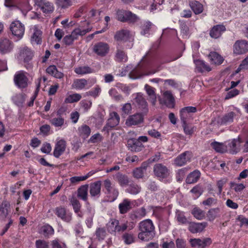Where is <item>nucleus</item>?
<instances>
[{"mask_svg":"<svg viewBox=\"0 0 248 248\" xmlns=\"http://www.w3.org/2000/svg\"><path fill=\"white\" fill-rule=\"evenodd\" d=\"M140 232L138 237L142 241H148L152 239L155 235V227L150 219H146L139 224Z\"/></svg>","mask_w":248,"mask_h":248,"instance_id":"obj_1","label":"nucleus"},{"mask_svg":"<svg viewBox=\"0 0 248 248\" xmlns=\"http://www.w3.org/2000/svg\"><path fill=\"white\" fill-rule=\"evenodd\" d=\"M152 66V64L149 63L146 67L141 68H137L135 69H134L130 73L131 78L133 79L138 78H140L143 75H149L151 74H153L159 70V69L150 70Z\"/></svg>","mask_w":248,"mask_h":248,"instance_id":"obj_2","label":"nucleus"},{"mask_svg":"<svg viewBox=\"0 0 248 248\" xmlns=\"http://www.w3.org/2000/svg\"><path fill=\"white\" fill-rule=\"evenodd\" d=\"M117 18L121 22L128 21L134 23L138 19V17L129 11L118 10L116 13Z\"/></svg>","mask_w":248,"mask_h":248,"instance_id":"obj_3","label":"nucleus"},{"mask_svg":"<svg viewBox=\"0 0 248 248\" xmlns=\"http://www.w3.org/2000/svg\"><path fill=\"white\" fill-rule=\"evenodd\" d=\"M33 56V51L26 46H22L19 48L17 58L18 61L24 62L31 61Z\"/></svg>","mask_w":248,"mask_h":248,"instance_id":"obj_4","label":"nucleus"},{"mask_svg":"<svg viewBox=\"0 0 248 248\" xmlns=\"http://www.w3.org/2000/svg\"><path fill=\"white\" fill-rule=\"evenodd\" d=\"M133 104L144 114H147L149 109L147 103L141 93H137L134 99Z\"/></svg>","mask_w":248,"mask_h":248,"instance_id":"obj_5","label":"nucleus"},{"mask_svg":"<svg viewBox=\"0 0 248 248\" xmlns=\"http://www.w3.org/2000/svg\"><path fill=\"white\" fill-rule=\"evenodd\" d=\"M31 42L32 44H40L42 42V31L38 25L31 26L30 29Z\"/></svg>","mask_w":248,"mask_h":248,"instance_id":"obj_6","label":"nucleus"},{"mask_svg":"<svg viewBox=\"0 0 248 248\" xmlns=\"http://www.w3.org/2000/svg\"><path fill=\"white\" fill-rule=\"evenodd\" d=\"M120 118L116 112H111L109 113V118L106 125L103 127L102 131L108 133L111 128L118 125L120 123Z\"/></svg>","mask_w":248,"mask_h":248,"instance_id":"obj_7","label":"nucleus"},{"mask_svg":"<svg viewBox=\"0 0 248 248\" xmlns=\"http://www.w3.org/2000/svg\"><path fill=\"white\" fill-rule=\"evenodd\" d=\"M26 73L23 71L17 72L14 76V82L19 88H24L28 85V79Z\"/></svg>","mask_w":248,"mask_h":248,"instance_id":"obj_8","label":"nucleus"},{"mask_svg":"<svg viewBox=\"0 0 248 248\" xmlns=\"http://www.w3.org/2000/svg\"><path fill=\"white\" fill-rule=\"evenodd\" d=\"M104 187L106 191L105 193L109 198L110 202L115 201L119 194V192L117 189L112 186L110 181L108 179H106L104 181Z\"/></svg>","mask_w":248,"mask_h":248,"instance_id":"obj_9","label":"nucleus"},{"mask_svg":"<svg viewBox=\"0 0 248 248\" xmlns=\"http://www.w3.org/2000/svg\"><path fill=\"white\" fill-rule=\"evenodd\" d=\"M10 30L13 35L18 39H21L24 34L25 27L19 21L16 20L11 23Z\"/></svg>","mask_w":248,"mask_h":248,"instance_id":"obj_10","label":"nucleus"},{"mask_svg":"<svg viewBox=\"0 0 248 248\" xmlns=\"http://www.w3.org/2000/svg\"><path fill=\"white\" fill-rule=\"evenodd\" d=\"M93 51L96 55L104 57L108 53L109 47L107 43L100 42L93 45Z\"/></svg>","mask_w":248,"mask_h":248,"instance_id":"obj_11","label":"nucleus"},{"mask_svg":"<svg viewBox=\"0 0 248 248\" xmlns=\"http://www.w3.org/2000/svg\"><path fill=\"white\" fill-rule=\"evenodd\" d=\"M146 115L141 112L130 115L126 120L125 124L130 126L140 124L143 122L144 117Z\"/></svg>","mask_w":248,"mask_h":248,"instance_id":"obj_12","label":"nucleus"},{"mask_svg":"<svg viewBox=\"0 0 248 248\" xmlns=\"http://www.w3.org/2000/svg\"><path fill=\"white\" fill-rule=\"evenodd\" d=\"M55 214L62 221L70 222L72 220V214L62 206L56 207L54 210Z\"/></svg>","mask_w":248,"mask_h":248,"instance_id":"obj_13","label":"nucleus"},{"mask_svg":"<svg viewBox=\"0 0 248 248\" xmlns=\"http://www.w3.org/2000/svg\"><path fill=\"white\" fill-rule=\"evenodd\" d=\"M154 171L155 174L161 180L168 178L170 175L169 170L161 164H156L154 166Z\"/></svg>","mask_w":248,"mask_h":248,"instance_id":"obj_14","label":"nucleus"},{"mask_svg":"<svg viewBox=\"0 0 248 248\" xmlns=\"http://www.w3.org/2000/svg\"><path fill=\"white\" fill-rule=\"evenodd\" d=\"M35 4L40 8L42 12L47 14L52 13L54 9L53 4L47 0H33Z\"/></svg>","mask_w":248,"mask_h":248,"instance_id":"obj_15","label":"nucleus"},{"mask_svg":"<svg viewBox=\"0 0 248 248\" xmlns=\"http://www.w3.org/2000/svg\"><path fill=\"white\" fill-rule=\"evenodd\" d=\"M66 147V141L64 139H57L53 151V155L56 158H59L65 152Z\"/></svg>","mask_w":248,"mask_h":248,"instance_id":"obj_16","label":"nucleus"},{"mask_svg":"<svg viewBox=\"0 0 248 248\" xmlns=\"http://www.w3.org/2000/svg\"><path fill=\"white\" fill-rule=\"evenodd\" d=\"M191 154L190 152L186 151L178 155L174 160L173 164L178 167H181L186 165L190 161Z\"/></svg>","mask_w":248,"mask_h":248,"instance_id":"obj_17","label":"nucleus"},{"mask_svg":"<svg viewBox=\"0 0 248 248\" xmlns=\"http://www.w3.org/2000/svg\"><path fill=\"white\" fill-rule=\"evenodd\" d=\"M159 101L160 104L165 105L170 108H172L174 106V98L171 92L168 91L164 92L163 98H160Z\"/></svg>","mask_w":248,"mask_h":248,"instance_id":"obj_18","label":"nucleus"},{"mask_svg":"<svg viewBox=\"0 0 248 248\" xmlns=\"http://www.w3.org/2000/svg\"><path fill=\"white\" fill-rule=\"evenodd\" d=\"M248 51V42L246 40L237 41L233 45V52L236 54H242Z\"/></svg>","mask_w":248,"mask_h":248,"instance_id":"obj_19","label":"nucleus"},{"mask_svg":"<svg viewBox=\"0 0 248 248\" xmlns=\"http://www.w3.org/2000/svg\"><path fill=\"white\" fill-rule=\"evenodd\" d=\"M197 111V108L194 107H186L180 110V117L183 123L186 124V120L190 118L192 114Z\"/></svg>","mask_w":248,"mask_h":248,"instance_id":"obj_20","label":"nucleus"},{"mask_svg":"<svg viewBox=\"0 0 248 248\" xmlns=\"http://www.w3.org/2000/svg\"><path fill=\"white\" fill-rule=\"evenodd\" d=\"M14 47L13 44L7 38L0 40V52L2 54L9 53Z\"/></svg>","mask_w":248,"mask_h":248,"instance_id":"obj_21","label":"nucleus"},{"mask_svg":"<svg viewBox=\"0 0 248 248\" xmlns=\"http://www.w3.org/2000/svg\"><path fill=\"white\" fill-rule=\"evenodd\" d=\"M135 201H130L127 199H124L122 202L119 204L120 213L124 214L130 210L133 206L135 205Z\"/></svg>","mask_w":248,"mask_h":248,"instance_id":"obj_22","label":"nucleus"},{"mask_svg":"<svg viewBox=\"0 0 248 248\" xmlns=\"http://www.w3.org/2000/svg\"><path fill=\"white\" fill-rule=\"evenodd\" d=\"M188 224V230L193 233L202 232L207 225L206 222L195 223L190 222Z\"/></svg>","mask_w":248,"mask_h":248,"instance_id":"obj_23","label":"nucleus"},{"mask_svg":"<svg viewBox=\"0 0 248 248\" xmlns=\"http://www.w3.org/2000/svg\"><path fill=\"white\" fill-rule=\"evenodd\" d=\"M189 242L192 247L195 248H204L206 245L211 244V240L210 238H205L202 240L194 238L191 239Z\"/></svg>","mask_w":248,"mask_h":248,"instance_id":"obj_24","label":"nucleus"},{"mask_svg":"<svg viewBox=\"0 0 248 248\" xmlns=\"http://www.w3.org/2000/svg\"><path fill=\"white\" fill-rule=\"evenodd\" d=\"M132 34L127 30H122L116 32L115 38L117 41H127L132 39Z\"/></svg>","mask_w":248,"mask_h":248,"instance_id":"obj_25","label":"nucleus"},{"mask_svg":"<svg viewBox=\"0 0 248 248\" xmlns=\"http://www.w3.org/2000/svg\"><path fill=\"white\" fill-rule=\"evenodd\" d=\"M101 182L98 181L93 183L90 186V193L92 197L98 198L101 194Z\"/></svg>","mask_w":248,"mask_h":248,"instance_id":"obj_26","label":"nucleus"},{"mask_svg":"<svg viewBox=\"0 0 248 248\" xmlns=\"http://www.w3.org/2000/svg\"><path fill=\"white\" fill-rule=\"evenodd\" d=\"M240 141L237 139H233L226 142L227 151L231 154H234L238 152L240 146Z\"/></svg>","mask_w":248,"mask_h":248,"instance_id":"obj_27","label":"nucleus"},{"mask_svg":"<svg viewBox=\"0 0 248 248\" xmlns=\"http://www.w3.org/2000/svg\"><path fill=\"white\" fill-rule=\"evenodd\" d=\"M226 30L225 27L222 25H217L212 28L210 32V36L212 38H217Z\"/></svg>","mask_w":248,"mask_h":248,"instance_id":"obj_28","label":"nucleus"},{"mask_svg":"<svg viewBox=\"0 0 248 248\" xmlns=\"http://www.w3.org/2000/svg\"><path fill=\"white\" fill-rule=\"evenodd\" d=\"M145 89L149 97V100L153 106H155L156 102V96L155 93V89L148 85H145Z\"/></svg>","mask_w":248,"mask_h":248,"instance_id":"obj_29","label":"nucleus"},{"mask_svg":"<svg viewBox=\"0 0 248 248\" xmlns=\"http://www.w3.org/2000/svg\"><path fill=\"white\" fill-rule=\"evenodd\" d=\"M208 58L212 63L217 65L221 64L224 60L223 57L216 52H211Z\"/></svg>","mask_w":248,"mask_h":248,"instance_id":"obj_30","label":"nucleus"},{"mask_svg":"<svg viewBox=\"0 0 248 248\" xmlns=\"http://www.w3.org/2000/svg\"><path fill=\"white\" fill-rule=\"evenodd\" d=\"M90 31L91 30L89 28L83 29L80 27L73 31L70 35L75 40L78 38L79 36H83Z\"/></svg>","mask_w":248,"mask_h":248,"instance_id":"obj_31","label":"nucleus"},{"mask_svg":"<svg viewBox=\"0 0 248 248\" xmlns=\"http://www.w3.org/2000/svg\"><path fill=\"white\" fill-rule=\"evenodd\" d=\"M119 221L116 219H111L108 223L107 227L108 231L111 233L118 232Z\"/></svg>","mask_w":248,"mask_h":248,"instance_id":"obj_32","label":"nucleus"},{"mask_svg":"<svg viewBox=\"0 0 248 248\" xmlns=\"http://www.w3.org/2000/svg\"><path fill=\"white\" fill-rule=\"evenodd\" d=\"M10 204L7 201H3L0 206V216L2 217H6L10 212Z\"/></svg>","mask_w":248,"mask_h":248,"instance_id":"obj_33","label":"nucleus"},{"mask_svg":"<svg viewBox=\"0 0 248 248\" xmlns=\"http://www.w3.org/2000/svg\"><path fill=\"white\" fill-rule=\"evenodd\" d=\"M87 84V80L84 78L77 79L74 80L72 87L77 90H82L86 88ZM89 87H87V89L89 88Z\"/></svg>","mask_w":248,"mask_h":248,"instance_id":"obj_34","label":"nucleus"},{"mask_svg":"<svg viewBox=\"0 0 248 248\" xmlns=\"http://www.w3.org/2000/svg\"><path fill=\"white\" fill-rule=\"evenodd\" d=\"M50 124L55 127H62L65 124V121L62 116L54 117L50 120Z\"/></svg>","mask_w":248,"mask_h":248,"instance_id":"obj_35","label":"nucleus"},{"mask_svg":"<svg viewBox=\"0 0 248 248\" xmlns=\"http://www.w3.org/2000/svg\"><path fill=\"white\" fill-rule=\"evenodd\" d=\"M194 63L196 65L197 70L199 72H209L211 70V68L208 65L206 64L202 60H194Z\"/></svg>","mask_w":248,"mask_h":248,"instance_id":"obj_36","label":"nucleus"},{"mask_svg":"<svg viewBox=\"0 0 248 248\" xmlns=\"http://www.w3.org/2000/svg\"><path fill=\"white\" fill-rule=\"evenodd\" d=\"M212 148L217 152L223 153L227 151V145L226 142L224 143H220L217 141L212 142L211 144Z\"/></svg>","mask_w":248,"mask_h":248,"instance_id":"obj_37","label":"nucleus"},{"mask_svg":"<svg viewBox=\"0 0 248 248\" xmlns=\"http://www.w3.org/2000/svg\"><path fill=\"white\" fill-rule=\"evenodd\" d=\"M88 186L83 185L78 189V197L84 201L87 200Z\"/></svg>","mask_w":248,"mask_h":248,"instance_id":"obj_38","label":"nucleus"},{"mask_svg":"<svg viewBox=\"0 0 248 248\" xmlns=\"http://www.w3.org/2000/svg\"><path fill=\"white\" fill-rule=\"evenodd\" d=\"M201 173L200 171L196 170L190 173L187 177L186 182L188 184H192L196 182L200 178Z\"/></svg>","mask_w":248,"mask_h":248,"instance_id":"obj_39","label":"nucleus"},{"mask_svg":"<svg viewBox=\"0 0 248 248\" xmlns=\"http://www.w3.org/2000/svg\"><path fill=\"white\" fill-rule=\"evenodd\" d=\"M46 71L47 73L54 76L56 78H61L63 77V73L58 71L55 65L49 66L46 69Z\"/></svg>","mask_w":248,"mask_h":248,"instance_id":"obj_40","label":"nucleus"},{"mask_svg":"<svg viewBox=\"0 0 248 248\" xmlns=\"http://www.w3.org/2000/svg\"><path fill=\"white\" fill-rule=\"evenodd\" d=\"M146 164L144 163L141 167L135 169L133 171L134 176L136 178H142L146 170Z\"/></svg>","mask_w":248,"mask_h":248,"instance_id":"obj_41","label":"nucleus"},{"mask_svg":"<svg viewBox=\"0 0 248 248\" xmlns=\"http://www.w3.org/2000/svg\"><path fill=\"white\" fill-rule=\"evenodd\" d=\"M74 71L78 75H85L92 73L93 70L88 66H81L75 68Z\"/></svg>","mask_w":248,"mask_h":248,"instance_id":"obj_42","label":"nucleus"},{"mask_svg":"<svg viewBox=\"0 0 248 248\" xmlns=\"http://www.w3.org/2000/svg\"><path fill=\"white\" fill-rule=\"evenodd\" d=\"M190 6L195 14H199L203 11L202 5L197 1L191 2Z\"/></svg>","mask_w":248,"mask_h":248,"instance_id":"obj_43","label":"nucleus"},{"mask_svg":"<svg viewBox=\"0 0 248 248\" xmlns=\"http://www.w3.org/2000/svg\"><path fill=\"white\" fill-rule=\"evenodd\" d=\"M219 208H215L210 209L207 214L209 221H213L216 218L219 216Z\"/></svg>","mask_w":248,"mask_h":248,"instance_id":"obj_44","label":"nucleus"},{"mask_svg":"<svg viewBox=\"0 0 248 248\" xmlns=\"http://www.w3.org/2000/svg\"><path fill=\"white\" fill-rule=\"evenodd\" d=\"M191 213L198 220H202L205 217V212L198 207L194 208Z\"/></svg>","mask_w":248,"mask_h":248,"instance_id":"obj_45","label":"nucleus"},{"mask_svg":"<svg viewBox=\"0 0 248 248\" xmlns=\"http://www.w3.org/2000/svg\"><path fill=\"white\" fill-rule=\"evenodd\" d=\"M41 232L45 236L52 235L54 231L53 228L48 224L42 226L41 228Z\"/></svg>","mask_w":248,"mask_h":248,"instance_id":"obj_46","label":"nucleus"},{"mask_svg":"<svg viewBox=\"0 0 248 248\" xmlns=\"http://www.w3.org/2000/svg\"><path fill=\"white\" fill-rule=\"evenodd\" d=\"M25 95L23 93H19L15 94L12 100L14 103L17 106H21L25 101Z\"/></svg>","mask_w":248,"mask_h":248,"instance_id":"obj_47","label":"nucleus"},{"mask_svg":"<svg viewBox=\"0 0 248 248\" xmlns=\"http://www.w3.org/2000/svg\"><path fill=\"white\" fill-rule=\"evenodd\" d=\"M81 98V96L78 93H74L68 95L65 99V103H72L78 101Z\"/></svg>","mask_w":248,"mask_h":248,"instance_id":"obj_48","label":"nucleus"},{"mask_svg":"<svg viewBox=\"0 0 248 248\" xmlns=\"http://www.w3.org/2000/svg\"><path fill=\"white\" fill-rule=\"evenodd\" d=\"M51 246L52 248H67L65 243L57 238L51 241Z\"/></svg>","mask_w":248,"mask_h":248,"instance_id":"obj_49","label":"nucleus"},{"mask_svg":"<svg viewBox=\"0 0 248 248\" xmlns=\"http://www.w3.org/2000/svg\"><path fill=\"white\" fill-rule=\"evenodd\" d=\"M70 202L73 207L74 210L76 213L78 214L79 212L80 211V209L81 208L80 204L79 202V201L77 200V199L74 197L73 196L71 197V198L70 199Z\"/></svg>","mask_w":248,"mask_h":248,"instance_id":"obj_50","label":"nucleus"},{"mask_svg":"<svg viewBox=\"0 0 248 248\" xmlns=\"http://www.w3.org/2000/svg\"><path fill=\"white\" fill-rule=\"evenodd\" d=\"M101 90L99 86H96L92 90L86 92L85 94V96H92L94 98L98 96L101 93Z\"/></svg>","mask_w":248,"mask_h":248,"instance_id":"obj_51","label":"nucleus"},{"mask_svg":"<svg viewBox=\"0 0 248 248\" xmlns=\"http://www.w3.org/2000/svg\"><path fill=\"white\" fill-rule=\"evenodd\" d=\"M115 59L117 61L125 62L127 60V57L123 50H118L115 55Z\"/></svg>","mask_w":248,"mask_h":248,"instance_id":"obj_52","label":"nucleus"},{"mask_svg":"<svg viewBox=\"0 0 248 248\" xmlns=\"http://www.w3.org/2000/svg\"><path fill=\"white\" fill-rule=\"evenodd\" d=\"M141 190L140 186L136 184L130 185L127 189V191L131 194L136 195L138 194Z\"/></svg>","mask_w":248,"mask_h":248,"instance_id":"obj_53","label":"nucleus"},{"mask_svg":"<svg viewBox=\"0 0 248 248\" xmlns=\"http://www.w3.org/2000/svg\"><path fill=\"white\" fill-rule=\"evenodd\" d=\"M79 131L81 136L84 138L88 137L91 133L90 127L86 125H83L79 128Z\"/></svg>","mask_w":248,"mask_h":248,"instance_id":"obj_54","label":"nucleus"},{"mask_svg":"<svg viewBox=\"0 0 248 248\" xmlns=\"http://www.w3.org/2000/svg\"><path fill=\"white\" fill-rule=\"evenodd\" d=\"M176 217L180 224H186L189 223L182 212L177 211L176 214Z\"/></svg>","mask_w":248,"mask_h":248,"instance_id":"obj_55","label":"nucleus"},{"mask_svg":"<svg viewBox=\"0 0 248 248\" xmlns=\"http://www.w3.org/2000/svg\"><path fill=\"white\" fill-rule=\"evenodd\" d=\"M123 240L126 244H131L134 241L133 235L132 233H124L122 236Z\"/></svg>","mask_w":248,"mask_h":248,"instance_id":"obj_56","label":"nucleus"},{"mask_svg":"<svg viewBox=\"0 0 248 248\" xmlns=\"http://www.w3.org/2000/svg\"><path fill=\"white\" fill-rule=\"evenodd\" d=\"M152 24L149 21L144 22L141 27V34L143 35H146L149 33V29Z\"/></svg>","mask_w":248,"mask_h":248,"instance_id":"obj_57","label":"nucleus"},{"mask_svg":"<svg viewBox=\"0 0 248 248\" xmlns=\"http://www.w3.org/2000/svg\"><path fill=\"white\" fill-rule=\"evenodd\" d=\"M122 116L127 115L131 113L132 111V106L130 103H127L124 104L122 108Z\"/></svg>","mask_w":248,"mask_h":248,"instance_id":"obj_58","label":"nucleus"},{"mask_svg":"<svg viewBox=\"0 0 248 248\" xmlns=\"http://www.w3.org/2000/svg\"><path fill=\"white\" fill-rule=\"evenodd\" d=\"M234 113L233 112H230L225 115L222 120V123L225 124L232 122Z\"/></svg>","mask_w":248,"mask_h":248,"instance_id":"obj_59","label":"nucleus"},{"mask_svg":"<svg viewBox=\"0 0 248 248\" xmlns=\"http://www.w3.org/2000/svg\"><path fill=\"white\" fill-rule=\"evenodd\" d=\"M248 69V56L242 62L236 73L239 72L242 70Z\"/></svg>","mask_w":248,"mask_h":248,"instance_id":"obj_60","label":"nucleus"},{"mask_svg":"<svg viewBox=\"0 0 248 248\" xmlns=\"http://www.w3.org/2000/svg\"><path fill=\"white\" fill-rule=\"evenodd\" d=\"M37 248H49L48 243L44 240H37L35 241Z\"/></svg>","mask_w":248,"mask_h":248,"instance_id":"obj_61","label":"nucleus"},{"mask_svg":"<svg viewBox=\"0 0 248 248\" xmlns=\"http://www.w3.org/2000/svg\"><path fill=\"white\" fill-rule=\"evenodd\" d=\"M80 104L85 111H88L91 108L92 102L90 100H83L80 102Z\"/></svg>","mask_w":248,"mask_h":248,"instance_id":"obj_62","label":"nucleus"},{"mask_svg":"<svg viewBox=\"0 0 248 248\" xmlns=\"http://www.w3.org/2000/svg\"><path fill=\"white\" fill-rule=\"evenodd\" d=\"M40 132L44 136H47L49 134L50 126L48 124H44L40 128Z\"/></svg>","mask_w":248,"mask_h":248,"instance_id":"obj_63","label":"nucleus"},{"mask_svg":"<svg viewBox=\"0 0 248 248\" xmlns=\"http://www.w3.org/2000/svg\"><path fill=\"white\" fill-rule=\"evenodd\" d=\"M52 148L50 143L46 142L43 144L41 150L45 154H48L50 153Z\"/></svg>","mask_w":248,"mask_h":248,"instance_id":"obj_64","label":"nucleus"}]
</instances>
